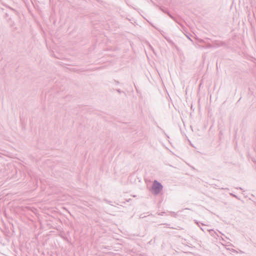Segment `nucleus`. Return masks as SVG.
Returning a JSON list of instances; mask_svg holds the SVG:
<instances>
[{"mask_svg": "<svg viewBox=\"0 0 256 256\" xmlns=\"http://www.w3.org/2000/svg\"><path fill=\"white\" fill-rule=\"evenodd\" d=\"M186 37L189 39L191 41H192V40L190 39V38L188 36H186Z\"/></svg>", "mask_w": 256, "mask_h": 256, "instance_id": "nucleus-8", "label": "nucleus"}, {"mask_svg": "<svg viewBox=\"0 0 256 256\" xmlns=\"http://www.w3.org/2000/svg\"><path fill=\"white\" fill-rule=\"evenodd\" d=\"M230 195L232 196H234V198H238V196L236 195H235V194H233L231 193V194H230Z\"/></svg>", "mask_w": 256, "mask_h": 256, "instance_id": "nucleus-4", "label": "nucleus"}, {"mask_svg": "<svg viewBox=\"0 0 256 256\" xmlns=\"http://www.w3.org/2000/svg\"><path fill=\"white\" fill-rule=\"evenodd\" d=\"M116 91L119 93V94H121L122 93V91L120 89H117L116 90Z\"/></svg>", "mask_w": 256, "mask_h": 256, "instance_id": "nucleus-6", "label": "nucleus"}, {"mask_svg": "<svg viewBox=\"0 0 256 256\" xmlns=\"http://www.w3.org/2000/svg\"><path fill=\"white\" fill-rule=\"evenodd\" d=\"M200 229H201L202 230H203V231L204 230V229H203V228H200Z\"/></svg>", "mask_w": 256, "mask_h": 256, "instance_id": "nucleus-9", "label": "nucleus"}, {"mask_svg": "<svg viewBox=\"0 0 256 256\" xmlns=\"http://www.w3.org/2000/svg\"><path fill=\"white\" fill-rule=\"evenodd\" d=\"M209 232H210V234L211 235H212V233L214 232L212 230H210Z\"/></svg>", "mask_w": 256, "mask_h": 256, "instance_id": "nucleus-5", "label": "nucleus"}, {"mask_svg": "<svg viewBox=\"0 0 256 256\" xmlns=\"http://www.w3.org/2000/svg\"><path fill=\"white\" fill-rule=\"evenodd\" d=\"M104 200L106 202H108V203H110V202L108 201V200H106V199H104Z\"/></svg>", "mask_w": 256, "mask_h": 256, "instance_id": "nucleus-7", "label": "nucleus"}, {"mask_svg": "<svg viewBox=\"0 0 256 256\" xmlns=\"http://www.w3.org/2000/svg\"><path fill=\"white\" fill-rule=\"evenodd\" d=\"M212 45H213V46L214 48H218V47H220V46H222L223 45H224V43L222 42H212Z\"/></svg>", "mask_w": 256, "mask_h": 256, "instance_id": "nucleus-2", "label": "nucleus"}, {"mask_svg": "<svg viewBox=\"0 0 256 256\" xmlns=\"http://www.w3.org/2000/svg\"><path fill=\"white\" fill-rule=\"evenodd\" d=\"M162 188L163 186L161 184V183L156 180H154L152 186L151 192L154 195H158L162 190Z\"/></svg>", "mask_w": 256, "mask_h": 256, "instance_id": "nucleus-1", "label": "nucleus"}, {"mask_svg": "<svg viewBox=\"0 0 256 256\" xmlns=\"http://www.w3.org/2000/svg\"><path fill=\"white\" fill-rule=\"evenodd\" d=\"M207 47L208 48H214L212 44H208V46H207Z\"/></svg>", "mask_w": 256, "mask_h": 256, "instance_id": "nucleus-3", "label": "nucleus"}]
</instances>
